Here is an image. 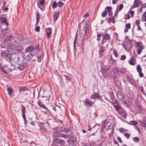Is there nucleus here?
I'll return each instance as SVG.
<instances>
[{
    "instance_id": "4c0bfd02",
    "label": "nucleus",
    "mask_w": 146,
    "mask_h": 146,
    "mask_svg": "<svg viewBox=\"0 0 146 146\" xmlns=\"http://www.w3.org/2000/svg\"><path fill=\"white\" fill-rule=\"evenodd\" d=\"M126 69L124 68L119 69V72L121 73H124L126 72Z\"/></svg>"
},
{
    "instance_id": "6e6d98bb",
    "label": "nucleus",
    "mask_w": 146,
    "mask_h": 146,
    "mask_svg": "<svg viewBox=\"0 0 146 146\" xmlns=\"http://www.w3.org/2000/svg\"><path fill=\"white\" fill-rule=\"evenodd\" d=\"M40 16L38 12H36V20H39V18H40Z\"/></svg>"
},
{
    "instance_id": "c9c22d12",
    "label": "nucleus",
    "mask_w": 146,
    "mask_h": 146,
    "mask_svg": "<svg viewBox=\"0 0 146 146\" xmlns=\"http://www.w3.org/2000/svg\"><path fill=\"white\" fill-rule=\"evenodd\" d=\"M7 90L9 94V95L13 93V90L10 87L8 88L7 89Z\"/></svg>"
},
{
    "instance_id": "e433bc0d",
    "label": "nucleus",
    "mask_w": 146,
    "mask_h": 146,
    "mask_svg": "<svg viewBox=\"0 0 146 146\" xmlns=\"http://www.w3.org/2000/svg\"><path fill=\"white\" fill-rule=\"evenodd\" d=\"M119 131L121 133H123L125 132L128 131V130L126 129H125L124 128H120L119 129Z\"/></svg>"
},
{
    "instance_id": "49530a36",
    "label": "nucleus",
    "mask_w": 146,
    "mask_h": 146,
    "mask_svg": "<svg viewBox=\"0 0 146 146\" xmlns=\"http://www.w3.org/2000/svg\"><path fill=\"white\" fill-rule=\"evenodd\" d=\"M133 140L135 142H138L139 141V139L137 137L133 138Z\"/></svg>"
},
{
    "instance_id": "ea45409f",
    "label": "nucleus",
    "mask_w": 146,
    "mask_h": 146,
    "mask_svg": "<svg viewBox=\"0 0 146 146\" xmlns=\"http://www.w3.org/2000/svg\"><path fill=\"white\" fill-rule=\"evenodd\" d=\"M107 12L105 10L102 12L101 14V16L102 17H106L107 16Z\"/></svg>"
},
{
    "instance_id": "37998d69",
    "label": "nucleus",
    "mask_w": 146,
    "mask_h": 146,
    "mask_svg": "<svg viewBox=\"0 0 146 146\" xmlns=\"http://www.w3.org/2000/svg\"><path fill=\"white\" fill-rule=\"evenodd\" d=\"M137 70L138 72H141L142 71V68L139 64H138L137 66Z\"/></svg>"
},
{
    "instance_id": "680f3d73",
    "label": "nucleus",
    "mask_w": 146,
    "mask_h": 146,
    "mask_svg": "<svg viewBox=\"0 0 146 146\" xmlns=\"http://www.w3.org/2000/svg\"><path fill=\"white\" fill-rule=\"evenodd\" d=\"M64 76H65L67 80H71V78L70 77L67 76L66 75H64Z\"/></svg>"
},
{
    "instance_id": "a211bd4d",
    "label": "nucleus",
    "mask_w": 146,
    "mask_h": 146,
    "mask_svg": "<svg viewBox=\"0 0 146 146\" xmlns=\"http://www.w3.org/2000/svg\"><path fill=\"white\" fill-rule=\"evenodd\" d=\"M34 46H30L27 47L25 49V51L26 52H31L32 50L34 49Z\"/></svg>"
},
{
    "instance_id": "423d86ee",
    "label": "nucleus",
    "mask_w": 146,
    "mask_h": 146,
    "mask_svg": "<svg viewBox=\"0 0 146 146\" xmlns=\"http://www.w3.org/2000/svg\"><path fill=\"white\" fill-rule=\"evenodd\" d=\"M40 49V45L39 44H37L35 45V46L34 47V49H33L31 52L30 53L34 56L37 54V52L39 51Z\"/></svg>"
},
{
    "instance_id": "39448f33",
    "label": "nucleus",
    "mask_w": 146,
    "mask_h": 146,
    "mask_svg": "<svg viewBox=\"0 0 146 146\" xmlns=\"http://www.w3.org/2000/svg\"><path fill=\"white\" fill-rule=\"evenodd\" d=\"M14 66L13 64H10L7 66H4L2 68V71L5 74H7V72H10L14 69Z\"/></svg>"
},
{
    "instance_id": "cd10ccee",
    "label": "nucleus",
    "mask_w": 146,
    "mask_h": 146,
    "mask_svg": "<svg viewBox=\"0 0 146 146\" xmlns=\"http://www.w3.org/2000/svg\"><path fill=\"white\" fill-rule=\"evenodd\" d=\"M112 70L113 73H118L119 72V69L116 67H114L113 68Z\"/></svg>"
},
{
    "instance_id": "79ce46f5",
    "label": "nucleus",
    "mask_w": 146,
    "mask_h": 146,
    "mask_svg": "<svg viewBox=\"0 0 146 146\" xmlns=\"http://www.w3.org/2000/svg\"><path fill=\"white\" fill-rule=\"evenodd\" d=\"M135 43V46L136 47H139V46H140V45L142 44V42L141 41L138 42H136Z\"/></svg>"
},
{
    "instance_id": "4d7b16f0",
    "label": "nucleus",
    "mask_w": 146,
    "mask_h": 146,
    "mask_svg": "<svg viewBox=\"0 0 146 146\" xmlns=\"http://www.w3.org/2000/svg\"><path fill=\"white\" fill-rule=\"evenodd\" d=\"M46 128H44L43 127H41L40 128V130L41 132H43L44 131H46Z\"/></svg>"
},
{
    "instance_id": "13d9d810",
    "label": "nucleus",
    "mask_w": 146,
    "mask_h": 146,
    "mask_svg": "<svg viewBox=\"0 0 146 146\" xmlns=\"http://www.w3.org/2000/svg\"><path fill=\"white\" fill-rule=\"evenodd\" d=\"M125 27L127 29H129L131 28V24L129 23L126 24L125 25Z\"/></svg>"
},
{
    "instance_id": "412c9836",
    "label": "nucleus",
    "mask_w": 146,
    "mask_h": 146,
    "mask_svg": "<svg viewBox=\"0 0 146 146\" xmlns=\"http://www.w3.org/2000/svg\"><path fill=\"white\" fill-rule=\"evenodd\" d=\"M105 52V50H104V47L103 46H102L100 47L99 50V54L100 57H102L103 56Z\"/></svg>"
},
{
    "instance_id": "052dcab7",
    "label": "nucleus",
    "mask_w": 146,
    "mask_h": 146,
    "mask_svg": "<svg viewBox=\"0 0 146 146\" xmlns=\"http://www.w3.org/2000/svg\"><path fill=\"white\" fill-rule=\"evenodd\" d=\"M37 60L38 62H41V56H37Z\"/></svg>"
},
{
    "instance_id": "2eb2a0df",
    "label": "nucleus",
    "mask_w": 146,
    "mask_h": 146,
    "mask_svg": "<svg viewBox=\"0 0 146 146\" xmlns=\"http://www.w3.org/2000/svg\"><path fill=\"white\" fill-rule=\"evenodd\" d=\"M112 8L110 6H107L105 8V10L107 12H108V15L109 16H111L113 14V13L111 11Z\"/></svg>"
},
{
    "instance_id": "1a4fd4ad",
    "label": "nucleus",
    "mask_w": 146,
    "mask_h": 146,
    "mask_svg": "<svg viewBox=\"0 0 146 146\" xmlns=\"http://www.w3.org/2000/svg\"><path fill=\"white\" fill-rule=\"evenodd\" d=\"M84 103L87 107H89L93 106L94 102L88 99H86L84 101Z\"/></svg>"
},
{
    "instance_id": "2f4dec72",
    "label": "nucleus",
    "mask_w": 146,
    "mask_h": 146,
    "mask_svg": "<svg viewBox=\"0 0 146 146\" xmlns=\"http://www.w3.org/2000/svg\"><path fill=\"white\" fill-rule=\"evenodd\" d=\"M129 63L131 65H134L135 64V58L132 57L131 58L129 62Z\"/></svg>"
},
{
    "instance_id": "c756f323",
    "label": "nucleus",
    "mask_w": 146,
    "mask_h": 146,
    "mask_svg": "<svg viewBox=\"0 0 146 146\" xmlns=\"http://www.w3.org/2000/svg\"><path fill=\"white\" fill-rule=\"evenodd\" d=\"M127 96L128 98L131 100L133 99V94L131 92H128L127 94Z\"/></svg>"
},
{
    "instance_id": "0eeeda50",
    "label": "nucleus",
    "mask_w": 146,
    "mask_h": 146,
    "mask_svg": "<svg viewBox=\"0 0 146 146\" xmlns=\"http://www.w3.org/2000/svg\"><path fill=\"white\" fill-rule=\"evenodd\" d=\"M110 39V36L106 33L103 36V38L102 41V44H104L107 42H109Z\"/></svg>"
},
{
    "instance_id": "8fccbe9b",
    "label": "nucleus",
    "mask_w": 146,
    "mask_h": 146,
    "mask_svg": "<svg viewBox=\"0 0 146 146\" xmlns=\"http://www.w3.org/2000/svg\"><path fill=\"white\" fill-rule=\"evenodd\" d=\"M102 36V35L101 33L98 34L97 40L98 41H100V37Z\"/></svg>"
},
{
    "instance_id": "473e14b6",
    "label": "nucleus",
    "mask_w": 146,
    "mask_h": 146,
    "mask_svg": "<svg viewBox=\"0 0 146 146\" xmlns=\"http://www.w3.org/2000/svg\"><path fill=\"white\" fill-rule=\"evenodd\" d=\"M34 56L30 53H29L26 56V59L29 60L31 59Z\"/></svg>"
},
{
    "instance_id": "aec40b11",
    "label": "nucleus",
    "mask_w": 146,
    "mask_h": 146,
    "mask_svg": "<svg viewBox=\"0 0 146 146\" xmlns=\"http://www.w3.org/2000/svg\"><path fill=\"white\" fill-rule=\"evenodd\" d=\"M18 63L20 65L19 68L21 70H23L27 65V64L25 62H22L21 64H20L19 62Z\"/></svg>"
},
{
    "instance_id": "c03bdc74",
    "label": "nucleus",
    "mask_w": 146,
    "mask_h": 146,
    "mask_svg": "<svg viewBox=\"0 0 146 146\" xmlns=\"http://www.w3.org/2000/svg\"><path fill=\"white\" fill-rule=\"evenodd\" d=\"M130 124H132L133 125H137L138 122L136 121H130Z\"/></svg>"
},
{
    "instance_id": "6e6552de",
    "label": "nucleus",
    "mask_w": 146,
    "mask_h": 146,
    "mask_svg": "<svg viewBox=\"0 0 146 146\" xmlns=\"http://www.w3.org/2000/svg\"><path fill=\"white\" fill-rule=\"evenodd\" d=\"M21 108L22 111V116L24 119L25 123V122L27 121L25 114V112L26 111V108L25 106L22 104H21Z\"/></svg>"
},
{
    "instance_id": "9d476101",
    "label": "nucleus",
    "mask_w": 146,
    "mask_h": 146,
    "mask_svg": "<svg viewBox=\"0 0 146 146\" xmlns=\"http://www.w3.org/2000/svg\"><path fill=\"white\" fill-rule=\"evenodd\" d=\"M55 142L61 145H64L65 142L64 140L60 138L55 137L54 139Z\"/></svg>"
},
{
    "instance_id": "dca6fc26",
    "label": "nucleus",
    "mask_w": 146,
    "mask_h": 146,
    "mask_svg": "<svg viewBox=\"0 0 146 146\" xmlns=\"http://www.w3.org/2000/svg\"><path fill=\"white\" fill-rule=\"evenodd\" d=\"M46 35L48 38H49L52 33V29L50 28L46 29Z\"/></svg>"
},
{
    "instance_id": "f03ea898",
    "label": "nucleus",
    "mask_w": 146,
    "mask_h": 146,
    "mask_svg": "<svg viewBox=\"0 0 146 146\" xmlns=\"http://www.w3.org/2000/svg\"><path fill=\"white\" fill-rule=\"evenodd\" d=\"M80 29V44H82L83 40L86 36L89 33V30L87 27L86 22L83 21L79 25Z\"/></svg>"
},
{
    "instance_id": "5fc2aeb1",
    "label": "nucleus",
    "mask_w": 146,
    "mask_h": 146,
    "mask_svg": "<svg viewBox=\"0 0 146 146\" xmlns=\"http://www.w3.org/2000/svg\"><path fill=\"white\" fill-rule=\"evenodd\" d=\"M45 1L44 0H40L39 1L40 4L41 5H43Z\"/></svg>"
},
{
    "instance_id": "9b49d317",
    "label": "nucleus",
    "mask_w": 146,
    "mask_h": 146,
    "mask_svg": "<svg viewBox=\"0 0 146 146\" xmlns=\"http://www.w3.org/2000/svg\"><path fill=\"white\" fill-rule=\"evenodd\" d=\"M112 103L117 111L121 108V106L119 105L117 101H114V102H112Z\"/></svg>"
},
{
    "instance_id": "72a5a7b5",
    "label": "nucleus",
    "mask_w": 146,
    "mask_h": 146,
    "mask_svg": "<svg viewBox=\"0 0 146 146\" xmlns=\"http://www.w3.org/2000/svg\"><path fill=\"white\" fill-rule=\"evenodd\" d=\"M59 137H62L66 139L68 137V135L66 134H61L58 135Z\"/></svg>"
},
{
    "instance_id": "f257e3e1",
    "label": "nucleus",
    "mask_w": 146,
    "mask_h": 146,
    "mask_svg": "<svg viewBox=\"0 0 146 146\" xmlns=\"http://www.w3.org/2000/svg\"><path fill=\"white\" fill-rule=\"evenodd\" d=\"M1 55L2 57L6 58L7 60L9 62L14 61L18 63L20 61L19 56L18 54L15 52H11L9 50H2Z\"/></svg>"
},
{
    "instance_id": "69168bd1",
    "label": "nucleus",
    "mask_w": 146,
    "mask_h": 146,
    "mask_svg": "<svg viewBox=\"0 0 146 146\" xmlns=\"http://www.w3.org/2000/svg\"><path fill=\"white\" fill-rule=\"evenodd\" d=\"M139 74L140 77H143V74L142 73V71L141 72H139Z\"/></svg>"
},
{
    "instance_id": "7ed1b4c3",
    "label": "nucleus",
    "mask_w": 146,
    "mask_h": 146,
    "mask_svg": "<svg viewBox=\"0 0 146 146\" xmlns=\"http://www.w3.org/2000/svg\"><path fill=\"white\" fill-rule=\"evenodd\" d=\"M14 41V37L12 35H8L4 40V45L7 48H12L13 46V42Z\"/></svg>"
},
{
    "instance_id": "393cba45",
    "label": "nucleus",
    "mask_w": 146,
    "mask_h": 146,
    "mask_svg": "<svg viewBox=\"0 0 146 146\" xmlns=\"http://www.w3.org/2000/svg\"><path fill=\"white\" fill-rule=\"evenodd\" d=\"M100 98V95L98 93H95L91 96L92 99H95Z\"/></svg>"
},
{
    "instance_id": "603ef678",
    "label": "nucleus",
    "mask_w": 146,
    "mask_h": 146,
    "mask_svg": "<svg viewBox=\"0 0 146 146\" xmlns=\"http://www.w3.org/2000/svg\"><path fill=\"white\" fill-rule=\"evenodd\" d=\"M124 135L127 139L129 138V136H130V134L128 133H125L124 134Z\"/></svg>"
},
{
    "instance_id": "f3484780",
    "label": "nucleus",
    "mask_w": 146,
    "mask_h": 146,
    "mask_svg": "<svg viewBox=\"0 0 146 146\" xmlns=\"http://www.w3.org/2000/svg\"><path fill=\"white\" fill-rule=\"evenodd\" d=\"M142 127H146V117H145L143 118L142 121H139Z\"/></svg>"
},
{
    "instance_id": "a878e982",
    "label": "nucleus",
    "mask_w": 146,
    "mask_h": 146,
    "mask_svg": "<svg viewBox=\"0 0 146 146\" xmlns=\"http://www.w3.org/2000/svg\"><path fill=\"white\" fill-rule=\"evenodd\" d=\"M122 104L126 107H128L130 105V102L129 101L126 100L122 102Z\"/></svg>"
},
{
    "instance_id": "338daca9",
    "label": "nucleus",
    "mask_w": 146,
    "mask_h": 146,
    "mask_svg": "<svg viewBox=\"0 0 146 146\" xmlns=\"http://www.w3.org/2000/svg\"><path fill=\"white\" fill-rule=\"evenodd\" d=\"M117 139L119 143H122V141L120 137H117Z\"/></svg>"
},
{
    "instance_id": "ddd939ff",
    "label": "nucleus",
    "mask_w": 146,
    "mask_h": 146,
    "mask_svg": "<svg viewBox=\"0 0 146 146\" xmlns=\"http://www.w3.org/2000/svg\"><path fill=\"white\" fill-rule=\"evenodd\" d=\"M0 20H1V23L3 25H5L7 26L9 25V23L7 22V18L3 17L0 18Z\"/></svg>"
},
{
    "instance_id": "4be33fe9",
    "label": "nucleus",
    "mask_w": 146,
    "mask_h": 146,
    "mask_svg": "<svg viewBox=\"0 0 146 146\" xmlns=\"http://www.w3.org/2000/svg\"><path fill=\"white\" fill-rule=\"evenodd\" d=\"M131 43L130 42H127V43L124 45L125 48L128 50H129L131 48Z\"/></svg>"
},
{
    "instance_id": "c85d7f7f",
    "label": "nucleus",
    "mask_w": 146,
    "mask_h": 146,
    "mask_svg": "<svg viewBox=\"0 0 146 146\" xmlns=\"http://www.w3.org/2000/svg\"><path fill=\"white\" fill-rule=\"evenodd\" d=\"M108 71H109L108 69V68L107 70H104L102 71V74L104 76L106 77L108 75Z\"/></svg>"
},
{
    "instance_id": "bb28decb",
    "label": "nucleus",
    "mask_w": 146,
    "mask_h": 146,
    "mask_svg": "<svg viewBox=\"0 0 146 146\" xmlns=\"http://www.w3.org/2000/svg\"><path fill=\"white\" fill-rule=\"evenodd\" d=\"M134 4L135 6L134 8L135 7H138L141 4V2L139 1V0H135L134 1Z\"/></svg>"
},
{
    "instance_id": "4468645a",
    "label": "nucleus",
    "mask_w": 146,
    "mask_h": 146,
    "mask_svg": "<svg viewBox=\"0 0 146 146\" xmlns=\"http://www.w3.org/2000/svg\"><path fill=\"white\" fill-rule=\"evenodd\" d=\"M117 96L119 100H120L122 101L124 99V94L121 92H117Z\"/></svg>"
},
{
    "instance_id": "e2e57ef3",
    "label": "nucleus",
    "mask_w": 146,
    "mask_h": 146,
    "mask_svg": "<svg viewBox=\"0 0 146 146\" xmlns=\"http://www.w3.org/2000/svg\"><path fill=\"white\" fill-rule=\"evenodd\" d=\"M123 5L122 4H121L119 5V10L120 11L123 8Z\"/></svg>"
},
{
    "instance_id": "7c9ffc66",
    "label": "nucleus",
    "mask_w": 146,
    "mask_h": 146,
    "mask_svg": "<svg viewBox=\"0 0 146 146\" xmlns=\"http://www.w3.org/2000/svg\"><path fill=\"white\" fill-rule=\"evenodd\" d=\"M9 28L8 27H7L6 28L4 29H3L2 30V33L3 34V35H4L6 33L8 32H9Z\"/></svg>"
},
{
    "instance_id": "f8f14e48",
    "label": "nucleus",
    "mask_w": 146,
    "mask_h": 146,
    "mask_svg": "<svg viewBox=\"0 0 146 146\" xmlns=\"http://www.w3.org/2000/svg\"><path fill=\"white\" fill-rule=\"evenodd\" d=\"M121 115V117L124 118H125L127 116V113H126L125 111L121 108L117 111Z\"/></svg>"
},
{
    "instance_id": "b1692460",
    "label": "nucleus",
    "mask_w": 146,
    "mask_h": 146,
    "mask_svg": "<svg viewBox=\"0 0 146 146\" xmlns=\"http://www.w3.org/2000/svg\"><path fill=\"white\" fill-rule=\"evenodd\" d=\"M38 105L40 107L46 110L47 109V107L45 106V105L43 104L40 101H38Z\"/></svg>"
},
{
    "instance_id": "09e8293b",
    "label": "nucleus",
    "mask_w": 146,
    "mask_h": 146,
    "mask_svg": "<svg viewBox=\"0 0 146 146\" xmlns=\"http://www.w3.org/2000/svg\"><path fill=\"white\" fill-rule=\"evenodd\" d=\"M137 108L139 110V111H141L142 110V108L140 104H138L136 105Z\"/></svg>"
},
{
    "instance_id": "5701e85b",
    "label": "nucleus",
    "mask_w": 146,
    "mask_h": 146,
    "mask_svg": "<svg viewBox=\"0 0 146 146\" xmlns=\"http://www.w3.org/2000/svg\"><path fill=\"white\" fill-rule=\"evenodd\" d=\"M59 13V12H55L53 15V20L54 21H56L58 19Z\"/></svg>"
},
{
    "instance_id": "58836bf2",
    "label": "nucleus",
    "mask_w": 146,
    "mask_h": 146,
    "mask_svg": "<svg viewBox=\"0 0 146 146\" xmlns=\"http://www.w3.org/2000/svg\"><path fill=\"white\" fill-rule=\"evenodd\" d=\"M113 53L115 57L117 58L118 57V54L117 52L115 49H114L113 50Z\"/></svg>"
},
{
    "instance_id": "864d4df0",
    "label": "nucleus",
    "mask_w": 146,
    "mask_h": 146,
    "mask_svg": "<svg viewBox=\"0 0 146 146\" xmlns=\"http://www.w3.org/2000/svg\"><path fill=\"white\" fill-rule=\"evenodd\" d=\"M69 131L68 129H64L63 130H60V132H64L68 133Z\"/></svg>"
},
{
    "instance_id": "3c124183",
    "label": "nucleus",
    "mask_w": 146,
    "mask_h": 146,
    "mask_svg": "<svg viewBox=\"0 0 146 146\" xmlns=\"http://www.w3.org/2000/svg\"><path fill=\"white\" fill-rule=\"evenodd\" d=\"M126 58V56L125 55H122L121 56V58H120V59L121 60H125Z\"/></svg>"
},
{
    "instance_id": "de8ad7c7",
    "label": "nucleus",
    "mask_w": 146,
    "mask_h": 146,
    "mask_svg": "<svg viewBox=\"0 0 146 146\" xmlns=\"http://www.w3.org/2000/svg\"><path fill=\"white\" fill-rule=\"evenodd\" d=\"M52 6L53 8H54L58 6L57 3H56V1L54 2L52 4Z\"/></svg>"
},
{
    "instance_id": "0e129e2a",
    "label": "nucleus",
    "mask_w": 146,
    "mask_h": 146,
    "mask_svg": "<svg viewBox=\"0 0 146 146\" xmlns=\"http://www.w3.org/2000/svg\"><path fill=\"white\" fill-rule=\"evenodd\" d=\"M130 14L131 15V17H133L134 14V11H131L129 12Z\"/></svg>"
},
{
    "instance_id": "a19ab883",
    "label": "nucleus",
    "mask_w": 146,
    "mask_h": 146,
    "mask_svg": "<svg viewBox=\"0 0 146 146\" xmlns=\"http://www.w3.org/2000/svg\"><path fill=\"white\" fill-rule=\"evenodd\" d=\"M108 19L110 22H112L113 23H114L115 19L114 17L112 16L111 17L108 18Z\"/></svg>"
},
{
    "instance_id": "f704fd0d",
    "label": "nucleus",
    "mask_w": 146,
    "mask_h": 146,
    "mask_svg": "<svg viewBox=\"0 0 146 146\" xmlns=\"http://www.w3.org/2000/svg\"><path fill=\"white\" fill-rule=\"evenodd\" d=\"M64 5V3L60 1L58 2L57 3L58 6L60 8L63 6Z\"/></svg>"
},
{
    "instance_id": "774afa93",
    "label": "nucleus",
    "mask_w": 146,
    "mask_h": 146,
    "mask_svg": "<svg viewBox=\"0 0 146 146\" xmlns=\"http://www.w3.org/2000/svg\"><path fill=\"white\" fill-rule=\"evenodd\" d=\"M89 16V15L88 13H86L83 16V17L84 18H86Z\"/></svg>"
},
{
    "instance_id": "20e7f679",
    "label": "nucleus",
    "mask_w": 146,
    "mask_h": 146,
    "mask_svg": "<svg viewBox=\"0 0 146 146\" xmlns=\"http://www.w3.org/2000/svg\"><path fill=\"white\" fill-rule=\"evenodd\" d=\"M114 124L113 123H111L110 125H108V123L107 124L105 125H104V127L106 130H111L110 133L108 135L109 137L112 135L113 133L114 128Z\"/></svg>"
},
{
    "instance_id": "6ab92c4d",
    "label": "nucleus",
    "mask_w": 146,
    "mask_h": 146,
    "mask_svg": "<svg viewBox=\"0 0 146 146\" xmlns=\"http://www.w3.org/2000/svg\"><path fill=\"white\" fill-rule=\"evenodd\" d=\"M136 51L138 54H140L142 51V49L144 48V46L141 45L139 47H137Z\"/></svg>"
},
{
    "instance_id": "bf43d9fd",
    "label": "nucleus",
    "mask_w": 146,
    "mask_h": 146,
    "mask_svg": "<svg viewBox=\"0 0 146 146\" xmlns=\"http://www.w3.org/2000/svg\"><path fill=\"white\" fill-rule=\"evenodd\" d=\"M40 27L39 26H37L35 28V30L36 32H39L40 30Z\"/></svg>"
},
{
    "instance_id": "a18cd8bd",
    "label": "nucleus",
    "mask_w": 146,
    "mask_h": 146,
    "mask_svg": "<svg viewBox=\"0 0 146 146\" xmlns=\"http://www.w3.org/2000/svg\"><path fill=\"white\" fill-rule=\"evenodd\" d=\"M142 17L143 19L144 20V21H146V11L143 14Z\"/></svg>"
}]
</instances>
